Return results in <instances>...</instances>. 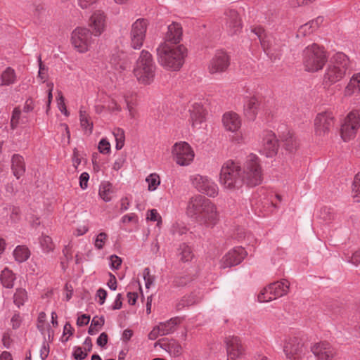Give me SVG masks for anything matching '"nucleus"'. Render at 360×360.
Wrapping results in <instances>:
<instances>
[{
    "instance_id": "nucleus-54",
    "label": "nucleus",
    "mask_w": 360,
    "mask_h": 360,
    "mask_svg": "<svg viewBox=\"0 0 360 360\" xmlns=\"http://www.w3.org/2000/svg\"><path fill=\"white\" fill-rule=\"evenodd\" d=\"M315 30L314 27L311 22H309L302 26L298 30V34L306 36Z\"/></svg>"
},
{
    "instance_id": "nucleus-52",
    "label": "nucleus",
    "mask_w": 360,
    "mask_h": 360,
    "mask_svg": "<svg viewBox=\"0 0 360 360\" xmlns=\"http://www.w3.org/2000/svg\"><path fill=\"white\" fill-rule=\"evenodd\" d=\"M57 104H58V108L59 110L65 116H68L69 112L66 108V105L65 103V98H64L61 91L58 92V98L57 99Z\"/></svg>"
},
{
    "instance_id": "nucleus-11",
    "label": "nucleus",
    "mask_w": 360,
    "mask_h": 360,
    "mask_svg": "<svg viewBox=\"0 0 360 360\" xmlns=\"http://www.w3.org/2000/svg\"><path fill=\"white\" fill-rule=\"evenodd\" d=\"M360 127V112L354 110L349 112L345 117L341 125L340 134L344 141L354 139Z\"/></svg>"
},
{
    "instance_id": "nucleus-25",
    "label": "nucleus",
    "mask_w": 360,
    "mask_h": 360,
    "mask_svg": "<svg viewBox=\"0 0 360 360\" xmlns=\"http://www.w3.org/2000/svg\"><path fill=\"white\" fill-rule=\"evenodd\" d=\"M222 123L226 131L237 132L240 129L242 121L237 113L228 112L224 114Z\"/></svg>"
},
{
    "instance_id": "nucleus-62",
    "label": "nucleus",
    "mask_w": 360,
    "mask_h": 360,
    "mask_svg": "<svg viewBox=\"0 0 360 360\" xmlns=\"http://www.w3.org/2000/svg\"><path fill=\"white\" fill-rule=\"evenodd\" d=\"M39 72H38V77L44 82L46 76H47V69L46 67L42 64L41 58H39Z\"/></svg>"
},
{
    "instance_id": "nucleus-32",
    "label": "nucleus",
    "mask_w": 360,
    "mask_h": 360,
    "mask_svg": "<svg viewBox=\"0 0 360 360\" xmlns=\"http://www.w3.org/2000/svg\"><path fill=\"white\" fill-rule=\"evenodd\" d=\"M12 170L14 176L19 179L25 171V165L23 158L18 155L15 154L12 158Z\"/></svg>"
},
{
    "instance_id": "nucleus-35",
    "label": "nucleus",
    "mask_w": 360,
    "mask_h": 360,
    "mask_svg": "<svg viewBox=\"0 0 360 360\" xmlns=\"http://www.w3.org/2000/svg\"><path fill=\"white\" fill-rule=\"evenodd\" d=\"M15 276L11 270L5 268L1 271L0 275V281L4 287L6 288H12L14 285Z\"/></svg>"
},
{
    "instance_id": "nucleus-44",
    "label": "nucleus",
    "mask_w": 360,
    "mask_h": 360,
    "mask_svg": "<svg viewBox=\"0 0 360 360\" xmlns=\"http://www.w3.org/2000/svg\"><path fill=\"white\" fill-rule=\"evenodd\" d=\"M104 323L105 319L103 317L93 318L90 327L89 328V333L91 335L96 334L98 331L99 328H101V326L104 324Z\"/></svg>"
},
{
    "instance_id": "nucleus-61",
    "label": "nucleus",
    "mask_w": 360,
    "mask_h": 360,
    "mask_svg": "<svg viewBox=\"0 0 360 360\" xmlns=\"http://www.w3.org/2000/svg\"><path fill=\"white\" fill-rule=\"evenodd\" d=\"M107 295V291L103 288H99L96 291V297L98 299L99 304L102 305L104 304Z\"/></svg>"
},
{
    "instance_id": "nucleus-1",
    "label": "nucleus",
    "mask_w": 360,
    "mask_h": 360,
    "mask_svg": "<svg viewBox=\"0 0 360 360\" xmlns=\"http://www.w3.org/2000/svg\"><path fill=\"white\" fill-rule=\"evenodd\" d=\"M156 51L159 64L169 71H179L187 56V49L183 44L173 45L162 42Z\"/></svg>"
},
{
    "instance_id": "nucleus-17",
    "label": "nucleus",
    "mask_w": 360,
    "mask_h": 360,
    "mask_svg": "<svg viewBox=\"0 0 360 360\" xmlns=\"http://www.w3.org/2000/svg\"><path fill=\"white\" fill-rule=\"evenodd\" d=\"M335 118L331 112L319 113L314 120L315 134L318 136H325L333 127Z\"/></svg>"
},
{
    "instance_id": "nucleus-22",
    "label": "nucleus",
    "mask_w": 360,
    "mask_h": 360,
    "mask_svg": "<svg viewBox=\"0 0 360 360\" xmlns=\"http://www.w3.org/2000/svg\"><path fill=\"white\" fill-rule=\"evenodd\" d=\"M190 122L194 129L203 128L205 125L206 110L200 103H194L189 110Z\"/></svg>"
},
{
    "instance_id": "nucleus-20",
    "label": "nucleus",
    "mask_w": 360,
    "mask_h": 360,
    "mask_svg": "<svg viewBox=\"0 0 360 360\" xmlns=\"http://www.w3.org/2000/svg\"><path fill=\"white\" fill-rule=\"evenodd\" d=\"M225 27L229 35L238 34L242 30V22L238 12L233 9L224 13Z\"/></svg>"
},
{
    "instance_id": "nucleus-14",
    "label": "nucleus",
    "mask_w": 360,
    "mask_h": 360,
    "mask_svg": "<svg viewBox=\"0 0 360 360\" xmlns=\"http://www.w3.org/2000/svg\"><path fill=\"white\" fill-rule=\"evenodd\" d=\"M230 65V56L222 50H218L208 63L207 70L211 75H220Z\"/></svg>"
},
{
    "instance_id": "nucleus-57",
    "label": "nucleus",
    "mask_w": 360,
    "mask_h": 360,
    "mask_svg": "<svg viewBox=\"0 0 360 360\" xmlns=\"http://www.w3.org/2000/svg\"><path fill=\"white\" fill-rule=\"evenodd\" d=\"M9 213H11V205L0 206V221L8 222Z\"/></svg>"
},
{
    "instance_id": "nucleus-18",
    "label": "nucleus",
    "mask_w": 360,
    "mask_h": 360,
    "mask_svg": "<svg viewBox=\"0 0 360 360\" xmlns=\"http://www.w3.org/2000/svg\"><path fill=\"white\" fill-rule=\"evenodd\" d=\"M246 250L242 247H236L229 250L221 259L220 267L223 269L239 264L247 256Z\"/></svg>"
},
{
    "instance_id": "nucleus-34",
    "label": "nucleus",
    "mask_w": 360,
    "mask_h": 360,
    "mask_svg": "<svg viewBox=\"0 0 360 360\" xmlns=\"http://www.w3.org/2000/svg\"><path fill=\"white\" fill-rule=\"evenodd\" d=\"M283 147L286 150L292 153L297 150L300 142L292 133L288 132L283 138Z\"/></svg>"
},
{
    "instance_id": "nucleus-30",
    "label": "nucleus",
    "mask_w": 360,
    "mask_h": 360,
    "mask_svg": "<svg viewBox=\"0 0 360 360\" xmlns=\"http://www.w3.org/2000/svg\"><path fill=\"white\" fill-rule=\"evenodd\" d=\"M115 191L113 186L109 181H102L99 185L98 195L105 202L111 201Z\"/></svg>"
},
{
    "instance_id": "nucleus-28",
    "label": "nucleus",
    "mask_w": 360,
    "mask_h": 360,
    "mask_svg": "<svg viewBox=\"0 0 360 360\" xmlns=\"http://www.w3.org/2000/svg\"><path fill=\"white\" fill-rule=\"evenodd\" d=\"M259 103L255 97L248 98L244 104V114L249 120H254L259 112Z\"/></svg>"
},
{
    "instance_id": "nucleus-47",
    "label": "nucleus",
    "mask_w": 360,
    "mask_h": 360,
    "mask_svg": "<svg viewBox=\"0 0 360 360\" xmlns=\"http://www.w3.org/2000/svg\"><path fill=\"white\" fill-rule=\"evenodd\" d=\"M146 220L157 222V226L160 227L162 217L156 209H151L146 212Z\"/></svg>"
},
{
    "instance_id": "nucleus-58",
    "label": "nucleus",
    "mask_w": 360,
    "mask_h": 360,
    "mask_svg": "<svg viewBox=\"0 0 360 360\" xmlns=\"http://www.w3.org/2000/svg\"><path fill=\"white\" fill-rule=\"evenodd\" d=\"M122 264V259L117 255L110 257V266L112 269H118Z\"/></svg>"
},
{
    "instance_id": "nucleus-39",
    "label": "nucleus",
    "mask_w": 360,
    "mask_h": 360,
    "mask_svg": "<svg viewBox=\"0 0 360 360\" xmlns=\"http://www.w3.org/2000/svg\"><path fill=\"white\" fill-rule=\"evenodd\" d=\"M13 257L18 262H25L30 256L29 249L25 245H18L13 252Z\"/></svg>"
},
{
    "instance_id": "nucleus-37",
    "label": "nucleus",
    "mask_w": 360,
    "mask_h": 360,
    "mask_svg": "<svg viewBox=\"0 0 360 360\" xmlns=\"http://www.w3.org/2000/svg\"><path fill=\"white\" fill-rule=\"evenodd\" d=\"M161 347L173 356H179L182 352L181 345L178 342L173 340L162 344Z\"/></svg>"
},
{
    "instance_id": "nucleus-26",
    "label": "nucleus",
    "mask_w": 360,
    "mask_h": 360,
    "mask_svg": "<svg viewBox=\"0 0 360 360\" xmlns=\"http://www.w3.org/2000/svg\"><path fill=\"white\" fill-rule=\"evenodd\" d=\"M205 200H207V199L200 195L191 198L186 208L187 214L191 217H198L200 214V210L205 203Z\"/></svg>"
},
{
    "instance_id": "nucleus-15",
    "label": "nucleus",
    "mask_w": 360,
    "mask_h": 360,
    "mask_svg": "<svg viewBox=\"0 0 360 360\" xmlns=\"http://www.w3.org/2000/svg\"><path fill=\"white\" fill-rule=\"evenodd\" d=\"M252 32L258 37L264 51L267 55L278 57L281 51V46L276 39L271 35L266 34L261 27L255 28Z\"/></svg>"
},
{
    "instance_id": "nucleus-46",
    "label": "nucleus",
    "mask_w": 360,
    "mask_h": 360,
    "mask_svg": "<svg viewBox=\"0 0 360 360\" xmlns=\"http://www.w3.org/2000/svg\"><path fill=\"white\" fill-rule=\"evenodd\" d=\"M344 260L348 263H351L355 266L360 267V250H356L352 255H349V253H345Z\"/></svg>"
},
{
    "instance_id": "nucleus-43",
    "label": "nucleus",
    "mask_w": 360,
    "mask_h": 360,
    "mask_svg": "<svg viewBox=\"0 0 360 360\" xmlns=\"http://www.w3.org/2000/svg\"><path fill=\"white\" fill-rule=\"evenodd\" d=\"M112 134L115 137L116 145L115 148L117 150H120L124 145L125 134L124 131L121 128H116L113 130Z\"/></svg>"
},
{
    "instance_id": "nucleus-16",
    "label": "nucleus",
    "mask_w": 360,
    "mask_h": 360,
    "mask_svg": "<svg viewBox=\"0 0 360 360\" xmlns=\"http://www.w3.org/2000/svg\"><path fill=\"white\" fill-rule=\"evenodd\" d=\"M192 185L200 193L210 197H215L218 193L217 184L207 176L195 174L191 176Z\"/></svg>"
},
{
    "instance_id": "nucleus-24",
    "label": "nucleus",
    "mask_w": 360,
    "mask_h": 360,
    "mask_svg": "<svg viewBox=\"0 0 360 360\" xmlns=\"http://www.w3.org/2000/svg\"><path fill=\"white\" fill-rule=\"evenodd\" d=\"M183 30L181 25L173 22L167 26V31L164 36L165 41L167 44L173 45H179L182 40Z\"/></svg>"
},
{
    "instance_id": "nucleus-29",
    "label": "nucleus",
    "mask_w": 360,
    "mask_h": 360,
    "mask_svg": "<svg viewBox=\"0 0 360 360\" xmlns=\"http://www.w3.org/2000/svg\"><path fill=\"white\" fill-rule=\"evenodd\" d=\"M344 95L347 97L360 95V73L354 75L345 89Z\"/></svg>"
},
{
    "instance_id": "nucleus-64",
    "label": "nucleus",
    "mask_w": 360,
    "mask_h": 360,
    "mask_svg": "<svg viewBox=\"0 0 360 360\" xmlns=\"http://www.w3.org/2000/svg\"><path fill=\"white\" fill-rule=\"evenodd\" d=\"M13 328L17 329L20 327L21 323V317L19 314H15L11 320Z\"/></svg>"
},
{
    "instance_id": "nucleus-59",
    "label": "nucleus",
    "mask_w": 360,
    "mask_h": 360,
    "mask_svg": "<svg viewBox=\"0 0 360 360\" xmlns=\"http://www.w3.org/2000/svg\"><path fill=\"white\" fill-rule=\"evenodd\" d=\"M89 174L87 172H82L79 176V186L82 190H85L88 187V181Z\"/></svg>"
},
{
    "instance_id": "nucleus-2",
    "label": "nucleus",
    "mask_w": 360,
    "mask_h": 360,
    "mask_svg": "<svg viewBox=\"0 0 360 360\" xmlns=\"http://www.w3.org/2000/svg\"><path fill=\"white\" fill-rule=\"evenodd\" d=\"M155 71L156 65L152 55L148 51H141L133 70L138 82L143 85L150 84L154 81Z\"/></svg>"
},
{
    "instance_id": "nucleus-8",
    "label": "nucleus",
    "mask_w": 360,
    "mask_h": 360,
    "mask_svg": "<svg viewBox=\"0 0 360 360\" xmlns=\"http://www.w3.org/2000/svg\"><path fill=\"white\" fill-rule=\"evenodd\" d=\"M94 40L89 30L78 27L71 34V44L79 53H84L92 47Z\"/></svg>"
},
{
    "instance_id": "nucleus-4",
    "label": "nucleus",
    "mask_w": 360,
    "mask_h": 360,
    "mask_svg": "<svg viewBox=\"0 0 360 360\" xmlns=\"http://www.w3.org/2000/svg\"><path fill=\"white\" fill-rule=\"evenodd\" d=\"M327 61V56L324 49L312 44L303 51V64L308 72H317L323 68Z\"/></svg>"
},
{
    "instance_id": "nucleus-3",
    "label": "nucleus",
    "mask_w": 360,
    "mask_h": 360,
    "mask_svg": "<svg viewBox=\"0 0 360 360\" xmlns=\"http://www.w3.org/2000/svg\"><path fill=\"white\" fill-rule=\"evenodd\" d=\"M349 60L343 53H335L330 59L323 76V84L326 86L340 81L348 70Z\"/></svg>"
},
{
    "instance_id": "nucleus-33",
    "label": "nucleus",
    "mask_w": 360,
    "mask_h": 360,
    "mask_svg": "<svg viewBox=\"0 0 360 360\" xmlns=\"http://www.w3.org/2000/svg\"><path fill=\"white\" fill-rule=\"evenodd\" d=\"M79 121L85 133L91 134L93 131V122L84 107H81L79 110Z\"/></svg>"
},
{
    "instance_id": "nucleus-63",
    "label": "nucleus",
    "mask_w": 360,
    "mask_h": 360,
    "mask_svg": "<svg viewBox=\"0 0 360 360\" xmlns=\"http://www.w3.org/2000/svg\"><path fill=\"white\" fill-rule=\"evenodd\" d=\"M130 204L131 199L129 197L122 198L120 200V212H124L127 211L129 208Z\"/></svg>"
},
{
    "instance_id": "nucleus-31",
    "label": "nucleus",
    "mask_w": 360,
    "mask_h": 360,
    "mask_svg": "<svg viewBox=\"0 0 360 360\" xmlns=\"http://www.w3.org/2000/svg\"><path fill=\"white\" fill-rule=\"evenodd\" d=\"M181 319L179 317H174L168 321L160 322L158 325L160 328V333L162 335L172 333L175 330L176 326L181 323Z\"/></svg>"
},
{
    "instance_id": "nucleus-10",
    "label": "nucleus",
    "mask_w": 360,
    "mask_h": 360,
    "mask_svg": "<svg viewBox=\"0 0 360 360\" xmlns=\"http://www.w3.org/2000/svg\"><path fill=\"white\" fill-rule=\"evenodd\" d=\"M289 286V281L285 279L272 283L258 295V301L267 302L285 295L288 292Z\"/></svg>"
},
{
    "instance_id": "nucleus-41",
    "label": "nucleus",
    "mask_w": 360,
    "mask_h": 360,
    "mask_svg": "<svg viewBox=\"0 0 360 360\" xmlns=\"http://www.w3.org/2000/svg\"><path fill=\"white\" fill-rule=\"evenodd\" d=\"M148 184V190L150 192L155 191L160 185V177L157 173H151L146 178Z\"/></svg>"
},
{
    "instance_id": "nucleus-36",
    "label": "nucleus",
    "mask_w": 360,
    "mask_h": 360,
    "mask_svg": "<svg viewBox=\"0 0 360 360\" xmlns=\"http://www.w3.org/2000/svg\"><path fill=\"white\" fill-rule=\"evenodd\" d=\"M27 121V117L22 116L21 110L19 108H15L13 110L11 117V129L12 130H15L19 125L25 124Z\"/></svg>"
},
{
    "instance_id": "nucleus-12",
    "label": "nucleus",
    "mask_w": 360,
    "mask_h": 360,
    "mask_svg": "<svg viewBox=\"0 0 360 360\" xmlns=\"http://www.w3.org/2000/svg\"><path fill=\"white\" fill-rule=\"evenodd\" d=\"M148 25V20L144 18H139L132 23L129 33V41L130 45L134 49H140L142 47Z\"/></svg>"
},
{
    "instance_id": "nucleus-51",
    "label": "nucleus",
    "mask_w": 360,
    "mask_h": 360,
    "mask_svg": "<svg viewBox=\"0 0 360 360\" xmlns=\"http://www.w3.org/2000/svg\"><path fill=\"white\" fill-rule=\"evenodd\" d=\"M320 217L323 219L326 223H330L334 219V213L330 208L324 207L321 210Z\"/></svg>"
},
{
    "instance_id": "nucleus-5",
    "label": "nucleus",
    "mask_w": 360,
    "mask_h": 360,
    "mask_svg": "<svg viewBox=\"0 0 360 360\" xmlns=\"http://www.w3.org/2000/svg\"><path fill=\"white\" fill-rule=\"evenodd\" d=\"M242 184L255 186L262 182V169L259 158L255 154L247 156L243 170L241 171Z\"/></svg>"
},
{
    "instance_id": "nucleus-19",
    "label": "nucleus",
    "mask_w": 360,
    "mask_h": 360,
    "mask_svg": "<svg viewBox=\"0 0 360 360\" xmlns=\"http://www.w3.org/2000/svg\"><path fill=\"white\" fill-rule=\"evenodd\" d=\"M311 351L316 360H334L337 355L336 349L326 342L315 343L311 346Z\"/></svg>"
},
{
    "instance_id": "nucleus-56",
    "label": "nucleus",
    "mask_w": 360,
    "mask_h": 360,
    "mask_svg": "<svg viewBox=\"0 0 360 360\" xmlns=\"http://www.w3.org/2000/svg\"><path fill=\"white\" fill-rule=\"evenodd\" d=\"M98 150L100 153L107 154L110 151V144L105 139H102L98 143Z\"/></svg>"
},
{
    "instance_id": "nucleus-42",
    "label": "nucleus",
    "mask_w": 360,
    "mask_h": 360,
    "mask_svg": "<svg viewBox=\"0 0 360 360\" xmlns=\"http://www.w3.org/2000/svg\"><path fill=\"white\" fill-rule=\"evenodd\" d=\"M179 255L180 257V259L184 262L191 261L193 257L191 248L185 243L181 244L179 246Z\"/></svg>"
},
{
    "instance_id": "nucleus-6",
    "label": "nucleus",
    "mask_w": 360,
    "mask_h": 360,
    "mask_svg": "<svg viewBox=\"0 0 360 360\" xmlns=\"http://www.w3.org/2000/svg\"><path fill=\"white\" fill-rule=\"evenodd\" d=\"M240 166L231 160L224 163L221 169L219 182L225 189L233 190L242 185Z\"/></svg>"
},
{
    "instance_id": "nucleus-48",
    "label": "nucleus",
    "mask_w": 360,
    "mask_h": 360,
    "mask_svg": "<svg viewBox=\"0 0 360 360\" xmlns=\"http://www.w3.org/2000/svg\"><path fill=\"white\" fill-rule=\"evenodd\" d=\"M39 243L44 252H49L53 250L52 240L48 236H42L39 238Z\"/></svg>"
},
{
    "instance_id": "nucleus-27",
    "label": "nucleus",
    "mask_w": 360,
    "mask_h": 360,
    "mask_svg": "<svg viewBox=\"0 0 360 360\" xmlns=\"http://www.w3.org/2000/svg\"><path fill=\"white\" fill-rule=\"evenodd\" d=\"M89 25L94 30L95 35H100L105 26V16L103 12L96 11L89 19Z\"/></svg>"
},
{
    "instance_id": "nucleus-9",
    "label": "nucleus",
    "mask_w": 360,
    "mask_h": 360,
    "mask_svg": "<svg viewBox=\"0 0 360 360\" xmlns=\"http://www.w3.org/2000/svg\"><path fill=\"white\" fill-rule=\"evenodd\" d=\"M174 161L182 167L190 165L195 158V152L190 144L186 141L175 143L171 149Z\"/></svg>"
},
{
    "instance_id": "nucleus-23",
    "label": "nucleus",
    "mask_w": 360,
    "mask_h": 360,
    "mask_svg": "<svg viewBox=\"0 0 360 360\" xmlns=\"http://www.w3.org/2000/svg\"><path fill=\"white\" fill-rule=\"evenodd\" d=\"M227 360L240 359L244 354V349L240 340L237 337H229L226 340Z\"/></svg>"
},
{
    "instance_id": "nucleus-49",
    "label": "nucleus",
    "mask_w": 360,
    "mask_h": 360,
    "mask_svg": "<svg viewBox=\"0 0 360 360\" xmlns=\"http://www.w3.org/2000/svg\"><path fill=\"white\" fill-rule=\"evenodd\" d=\"M108 239V235L104 233L101 232L98 233L94 240V246L98 250H101L105 245V243Z\"/></svg>"
},
{
    "instance_id": "nucleus-50",
    "label": "nucleus",
    "mask_w": 360,
    "mask_h": 360,
    "mask_svg": "<svg viewBox=\"0 0 360 360\" xmlns=\"http://www.w3.org/2000/svg\"><path fill=\"white\" fill-rule=\"evenodd\" d=\"M143 276L145 281V286L149 289L155 281V276L150 274L149 268H145L143 271Z\"/></svg>"
},
{
    "instance_id": "nucleus-45",
    "label": "nucleus",
    "mask_w": 360,
    "mask_h": 360,
    "mask_svg": "<svg viewBox=\"0 0 360 360\" xmlns=\"http://www.w3.org/2000/svg\"><path fill=\"white\" fill-rule=\"evenodd\" d=\"M352 196L354 201L360 202V172L356 174L354 179Z\"/></svg>"
},
{
    "instance_id": "nucleus-60",
    "label": "nucleus",
    "mask_w": 360,
    "mask_h": 360,
    "mask_svg": "<svg viewBox=\"0 0 360 360\" xmlns=\"http://www.w3.org/2000/svg\"><path fill=\"white\" fill-rule=\"evenodd\" d=\"M20 210L18 207L11 206V213L8 214V221H15L18 219Z\"/></svg>"
},
{
    "instance_id": "nucleus-13",
    "label": "nucleus",
    "mask_w": 360,
    "mask_h": 360,
    "mask_svg": "<svg viewBox=\"0 0 360 360\" xmlns=\"http://www.w3.org/2000/svg\"><path fill=\"white\" fill-rule=\"evenodd\" d=\"M198 219L200 224L208 228H213L219 220V213L216 205L208 199L205 200Z\"/></svg>"
},
{
    "instance_id": "nucleus-55",
    "label": "nucleus",
    "mask_w": 360,
    "mask_h": 360,
    "mask_svg": "<svg viewBox=\"0 0 360 360\" xmlns=\"http://www.w3.org/2000/svg\"><path fill=\"white\" fill-rule=\"evenodd\" d=\"M72 355L76 360H83L87 356L88 352L84 351L80 347H77L74 348Z\"/></svg>"
},
{
    "instance_id": "nucleus-21",
    "label": "nucleus",
    "mask_w": 360,
    "mask_h": 360,
    "mask_svg": "<svg viewBox=\"0 0 360 360\" xmlns=\"http://www.w3.org/2000/svg\"><path fill=\"white\" fill-rule=\"evenodd\" d=\"M260 152L267 158H272L278 151V144L275 134L271 131H264L262 134Z\"/></svg>"
},
{
    "instance_id": "nucleus-53",
    "label": "nucleus",
    "mask_w": 360,
    "mask_h": 360,
    "mask_svg": "<svg viewBox=\"0 0 360 360\" xmlns=\"http://www.w3.org/2000/svg\"><path fill=\"white\" fill-rule=\"evenodd\" d=\"M120 222L124 224H128L129 223L137 224L139 222V218L135 213H129L124 215L121 218Z\"/></svg>"
},
{
    "instance_id": "nucleus-40",
    "label": "nucleus",
    "mask_w": 360,
    "mask_h": 360,
    "mask_svg": "<svg viewBox=\"0 0 360 360\" xmlns=\"http://www.w3.org/2000/svg\"><path fill=\"white\" fill-rule=\"evenodd\" d=\"M28 300L27 292L24 288H17L13 295V302L19 308Z\"/></svg>"
},
{
    "instance_id": "nucleus-38",
    "label": "nucleus",
    "mask_w": 360,
    "mask_h": 360,
    "mask_svg": "<svg viewBox=\"0 0 360 360\" xmlns=\"http://www.w3.org/2000/svg\"><path fill=\"white\" fill-rule=\"evenodd\" d=\"M17 81L15 70L11 68H7L1 75V85L8 86L13 84Z\"/></svg>"
},
{
    "instance_id": "nucleus-7",
    "label": "nucleus",
    "mask_w": 360,
    "mask_h": 360,
    "mask_svg": "<svg viewBox=\"0 0 360 360\" xmlns=\"http://www.w3.org/2000/svg\"><path fill=\"white\" fill-rule=\"evenodd\" d=\"M276 340L279 345L283 342V351L288 360H304L308 350L302 340L294 336H285L283 340L279 337Z\"/></svg>"
}]
</instances>
